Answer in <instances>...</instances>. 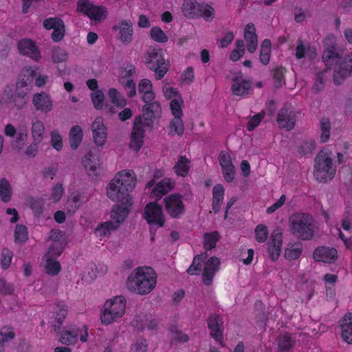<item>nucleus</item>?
Listing matches in <instances>:
<instances>
[{
    "label": "nucleus",
    "instance_id": "obj_6",
    "mask_svg": "<svg viewBox=\"0 0 352 352\" xmlns=\"http://www.w3.org/2000/svg\"><path fill=\"white\" fill-rule=\"evenodd\" d=\"M336 168L333 164L331 153L321 150L314 160V176L319 182L331 180L336 175Z\"/></svg>",
    "mask_w": 352,
    "mask_h": 352
},
{
    "label": "nucleus",
    "instance_id": "obj_16",
    "mask_svg": "<svg viewBox=\"0 0 352 352\" xmlns=\"http://www.w3.org/2000/svg\"><path fill=\"white\" fill-rule=\"evenodd\" d=\"M82 163L87 173L91 177H97L101 169V164L98 155L89 151L82 160Z\"/></svg>",
    "mask_w": 352,
    "mask_h": 352
},
{
    "label": "nucleus",
    "instance_id": "obj_63",
    "mask_svg": "<svg viewBox=\"0 0 352 352\" xmlns=\"http://www.w3.org/2000/svg\"><path fill=\"white\" fill-rule=\"evenodd\" d=\"M342 226L345 230H349L352 228V210H347L344 212Z\"/></svg>",
    "mask_w": 352,
    "mask_h": 352
},
{
    "label": "nucleus",
    "instance_id": "obj_7",
    "mask_svg": "<svg viewBox=\"0 0 352 352\" xmlns=\"http://www.w3.org/2000/svg\"><path fill=\"white\" fill-rule=\"evenodd\" d=\"M182 11L190 19L204 18L210 21L214 17V8L204 0H184Z\"/></svg>",
    "mask_w": 352,
    "mask_h": 352
},
{
    "label": "nucleus",
    "instance_id": "obj_45",
    "mask_svg": "<svg viewBox=\"0 0 352 352\" xmlns=\"http://www.w3.org/2000/svg\"><path fill=\"white\" fill-rule=\"evenodd\" d=\"M279 352H289L293 347L292 339L289 335L285 334L278 339Z\"/></svg>",
    "mask_w": 352,
    "mask_h": 352
},
{
    "label": "nucleus",
    "instance_id": "obj_51",
    "mask_svg": "<svg viewBox=\"0 0 352 352\" xmlns=\"http://www.w3.org/2000/svg\"><path fill=\"white\" fill-rule=\"evenodd\" d=\"M60 264L58 261H54L48 258L46 262V272L52 276L57 275L60 271Z\"/></svg>",
    "mask_w": 352,
    "mask_h": 352
},
{
    "label": "nucleus",
    "instance_id": "obj_33",
    "mask_svg": "<svg viewBox=\"0 0 352 352\" xmlns=\"http://www.w3.org/2000/svg\"><path fill=\"white\" fill-rule=\"evenodd\" d=\"M83 201L81 195L78 192L71 194L66 203V208L69 212L74 213L82 205Z\"/></svg>",
    "mask_w": 352,
    "mask_h": 352
},
{
    "label": "nucleus",
    "instance_id": "obj_4",
    "mask_svg": "<svg viewBox=\"0 0 352 352\" xmlns=\"http://www.w3.org/2000/svg\"><path fill=\"white\" fill-rule=\"evenodd\" d=\"M126 285L129 290L138 294H147L156 285L155 274L151 268L139 267L128 276Z\"/></svg>",
    "mask_w": 352,
    "mask_h": 352
},
{
    "label": "nucleus",
    "instance_id": "obj_34",
    "mask_svg": "<svg viewBox=\"0 0 352 352\" xmlns=\"http://www.w3.org/2000/svg\"><path fill=\"white\" fill-rule=\"evenodd\" d=\"M135 327L139 330H142L147 328L151 331H155L157 327V322L155 319L148 318L146 316L141 317L138 316L136 320Z\"/></svg>",
    "mask_w": 352,
    "mask_h": 352
},
{
    "label": "nucleus",
    "instance_id": "obj_61",
    "mask_svg": "<svg viewBox=\"0 0 352 352\" xmlns=\"http://www.w3.org/2000/svg\"><path fill=\"white\" fill-rule=\"evenodd\" d=\"M67 55L65 50L58 48L52 51V59L54 63H62L66 60Z\"/></svg>",
    "mask_w": 352,
    "mask_h": 352
},
{
    "label": "nucleus",
    "instance_id": "obj_1",
    "mask_svg": "<svg viewBox=\"0 0 352 352\" xmlns=\"http://www.w3.org/2000/svg\"><path fill=\"white\" fill-rule=\"evenodd\" d=\"M133 171H122L116 174L109 184L107 196L120 205L113 206L111 220L98 225L94 230L95 234L100 237L106 236L111 230H116L129 213V207L131 204L129 192L135 186L136 179Z\"/></svg>",
    "mask_w": 352,
    "mask_h": 352
},
{
    "label": "nucleus",
    "instance_id": "obj_22",
    "mask_svg": "<svg viewBox=\"0 0 352 352\" xmlns=\"http://www.w3.org/2000/svg\"><path fill=\"white\" fill-rule=\"evenodd\" d=\"M80 333L81 330L76 325L66 326L60 333L59 342L65 345L75 344Z\"/></svg>",
    "mask_w": 352,
    "mask_h": 352
},
{
    "label": "nucleus",
    "instance_id": "obj_10",
    "mask_svg": "<svg viewBox=\"0 0 352 352\" xmlns=\"http://www.w3.org/2000/svg\"><path fill=\"white\" fill-rule=\"evenodd\" d=\"M165 210L173 219H179L184 214L186 207L183 203V197L179 193H173L164 199Z\"/></svg>",
    "mask_w": 352,
    "mask_h": 352
},
{
    "label": "nucleus",
    "instance_id": "obj_5",
    "mask_svg": "<svg viewBox=\"0 0 352 352\" xmlns=\"http://www.w3.org/2000/svg\"><path fill=\"white\" fill-rule=\"evenodd\" d=\"M291 232L298 239L309 241L318 231L313 217L307 213H296L291 217Z\"/></svg>",
    "mask_w": 352,
    "mask_h": 352
},
{
    "label": "nucleus",
    "instance_id": "obj_40",
    "mask_svg": "<svg viewBox=\"0 0 352 352\" xmlns=\"http://www.w3.org/2000/svg\"><path fill=\"white\" fill-rule=\"evenodd\" d=\"M302 245L300 243L292 244L285 252V257L289 260H294L298 258L302 253Z\"/></svg>",
    "mask_w": 352,
    "mask_h": 352
},
{
    "label": "nucleus",
    "instance_id": "obj_58",
    "mask_svg": "<svg viewBox=\"0 0 352 352\" xmlns=\"http://www.w3.org/2000/svg\"><path fill=\"white\" fill-rule=\"evenodd\" d=\"M264 115V112H261L252 117L247 124V129L249 131H253L263 119Z\"/></svg>",
    "mask_w": 352,
    "mask_h": 352
},
{
    "label": "nucleus",
    "instance_id": "obj_39",
    "mask_svg": "<svg viewBox=\"0 0 352 352\" xmlns=\"http://www.w3.org/2000/svg\"><path fill=\"white\" fill-rule=\"evenodd\" d=\"M189 164L190 160L188 159L185 156H180L173 168L178 175L185 177L188 173Z\"/></svg>",
    "mask_w": 352,
    "mask_h": 352
},
{
    "label": "nucleus",
    "instance_id": "obj_13",
    "mask_svg": "<svg viewBox=\"0 0 352 352\" xmlns=\"http://www.w3.org/2000/svg\"><path fill=\"white\" fill-rule=\"evenodd\" d=\"M208 327L210 330V336L222 344L223 321L217 314L211 315L207 320Z\"/></svg>",
    "mask_w": 352,
    "mask_h": 352
},
{
    "label": "nucleus",
    "instance_id": "obj_46",
    "mask_svg": "<svg viewBox=\"0 0 352 352\" xmlns=\"http://www.w3.org/2000/svg\"><path fill=\"white\" fill-rule=\"evenodd\" d=\"M28 139V132L26 130H21L18 133L15 140L12 142V146L14 148L16 149L17 151H21L23 146L25 145V142Z\"/></svg>",
    "mask_w": 352,
    "mask_h": 352
},
{
    "label": "nucleus",
    "instance_id": "obj_37",
    "mask_svg": "<svg viewBox=\"0 0 352 352\" xmlns=\"http://www.w3.org/2000/svg\"><path fill=\"white\" fill-rule=\"evenodd\" d=\"M12 195V189L8 180L3 177L0 179V197L1 200L7 203L10 201Z\"/></svg>",
    "mask_w": 352,
    "mask_h": 352
},
{
    "label": "nucleus",
    "instance_id": "obj_14",
    "mask_svg": "<svg viewBox=\"0 0 352 352\" xmlns=\"http://www.w3.org/2000/svg\"><path fill=\"white\" fill-rule=\"evenodd\" d=\"M32 104L37 111L43 114L50 112L53 108L51 97L45 92L34 94L32 97Z\"/></svg>",
    "mask_w": 352,
    "mask_h": 352
},
{
    "label": "nucleus",
    "instance_id": "obj_32",
    "mask_svg": "<svg viewBox=\"0 0 352 352\" xmlns=\"http://www.w3.org/2000/svg\"><path fill=\"white\" fill-rule=\"evenodd\" d=\"M82 131L78 126H74L69 131V143L72 149L76 150L80 144L82 140Z\"/></svg>",
    "mask_w": 352,
    "mask_h": 352
},
{
    "label": "nucleus",
    "instance_id": "obj_48",
    "mask_svg": "<svg viewBox=\"0 0 352 352\" xmlns=\"http://www.w3.org/2000/svg\"><path fill=\"white\" fill-rule=\"evenodd\" d=\"M151 37L158 43H166L168 37L162 30L159 27H153L150 31Z\"/></svg>",
    "mask_w": 352,
    "mask_h": 352
},
{
    "label": "nucleus",
    "instance_id": "obj_59",
    "mask_svg": "<svg viewBox=\"0 0 352 352\" xmlns=\"http://www.w3.org/2000/svg\"><path fill=\"white\" fill-rule=\"evenodd\" d=\"M14 285L7 283L4 278H0V294L2 295H11L14 292Z\"/></svg>",
    "mask_w": 352,
    "mask_h": 352
},
{
    "label": "nucleus",
    "instance_id": "obj_60",
    "mask_svg": "<svg viewBox=\"0 0 352 352\" xmlns=\"http://www.w3.org/2000/svg\"><path fill=\"white\" fill-rule=\"evenodd\" d=\"M170 128L173 129L175 132L179 135H182L184 133V122L182 120V117L175 118L170 122Z\"/></svg>",
    "mask_w": 352,
    "mask_h": 352
},
{
    "label": "nucleus",
    "instance_id": "obj_57",
    "mask_svg": "<svg viewBox=\"0 0 352 352\" xmlns=\"http://www.w3.org/2000/svg\"><path fill=\"white\" fill-rule=\"evenodd\" d=\"M67 314V309L65 307H63L59 309L58 311L56 314V318H55V322L54 324V331H56L57 329H60Z\"/></svg>",
    "mask_w": 352,
    "mask_h": 352
},
{
    "label": "nucleus",
    "instance_id": "obj_3",
    "mask_svg": "<svg viewBox=\"0 0 352 352\" xmlns=\"http://www.w3.org/2000/svg\"><path fill=\"white\" fill-rule=\"evenodd\" d=\"M343 52L336 46H329L324 50L322 60L329 68L340 63L339 69L333 73V81L336 85H341L344 80L352 75V56L346 55L342 57Z\"/></svg>",
    "mask_w": 352,
    "mask_h": 352
},
{
    "label": "nucleus",
    "instance_id": "obj_41",
    "mask_svg": "<svg viewBox=\"0 0 352 352\" xmlns=\"http://www.w3.org/2000/svg\"><path fill=\"white\" fill-rule=\"evenodd\" d=\"M204 248L206 250H210L215 248L217 242L219 239L218 232L214 231L210 233H205L204 235Z\"/></svg>",
    "mask_w": 352,
    "mask_h": 352
},
{
    "label": "nucleus",
    "instance_id": "obj_20",
    "mask_svg": "<svg viewBox=\"0 0 352 352\" xmlns=\"http://www.w3.org/2000/svg\"><path fill=\"white\" fill-rule=\"evenodd\" d=\"M277 122L279 126L286 131L294 129L296 123V114L294 111H289L287 107L282 108L277 117Z\"/></svg>",
    "mask_w": 352,
    "mask_h": 352
},
{
    "label": "nucleus",
    "instance_id": "obj_50",
    "mask_svg": "<svg viewBox=\"0 0 352 352\" xmlns=\"http://www.w3.org/2000/svg\"><path fill=\"white\" fill-rule=\"evenodd\" d=\"M53 30L54 31L52 33L51 38L54 42H59L65 36V30L63 21H59V24Z\"/></svg>",
    "mask_w": 352,
    "mask_h": 352
},
{
    "label": "nucleus",
    "instance_id": "obj_28",
    "mask_svg": "<svg viewBox=\"0 0 352 352\" xmlns=\"http://www.w3.org/2000/svg\"><path fill=\"white\" fill-rule=\"evenodd\" d=\"M244 37L245 41L248 43L247 49L250 53H253L255 52L257 44V35L256 34V28L253 23H248L244 31Z\"/></svg>",
    "mask_w": 352,
    "mask_h": 352
},
{
    "label": "nucleus",
    "instance_id": "obj_29",
    "mask_svg": "<svg viewBox=\"0 0 352 352\" xmlns=\"http://www.w3.org/2000/svg\"><path fill=\"white\" fill-rule=\"evenodd\" d=\"M342 338L349 344H352V313H349L345 315L342 323Z\"/></svg>",
    "mask_w": 352,
    "mask_h": 352
},
{
    "label": "nucleus",
    "instance_id": "obj_54",
    "mask_svg": "<svg viewBox=\"0 0 352 352\" xmlns=\"http://www.w3.org/2000/svg\"><path fill=\"white\" fill-rule=\"evenodd\" d=\"M97 277V269L96 265H91L86 267L82 274V279L86 282L90 283Z\"/></svg>",
    "mask_w": 352,
    "mask_h": 352
},
{
    "label": "nucleus",
    "instance_id": "obj_30",
    "mask_svg": "<svg viewBox=\"0 0 352 352\" xmlns=\"http://www.w3.org/2000/svg\"><path fill=\"white\" fill-rule=\"evenodd\" d=\"M174 187V183L169 178H164L157 183L153 188L152 193L154 197L160 199L167 194Z\"/></svg>",
    "mask_w": 352,
    "mask_h": 352
},
{
    "label": "nucleus",
    "instance_id": "obj_42",
    "mask_svg": "<svg viewBox=\"0 0 352 352\" xmlns=\"http://www.w3.org/2000/svg\"><path fill=\"white\" fill-rule=\"evenodd\" d=\"M271 41L269 39H265L261 47L260 60L263 65H267L270 59Z\"/></svg>",
    "mask_w": 352,
    "mask_h": 352
},
{
    "label": "nucleus",
    "instance_id": "obj_27",
    "mask_svg": "<svg viewBox=\"0 0 352 352\" xmlns=\"http://www.w3.org/2000/svg\"><path fill=\"white\" fill-rule=\"evenodd\" d=\"M36 76V70L31 67H25L16 83V87L30 90Z\"/></svg>",
    "mask_w": 352,
    "mask_h": 352
},
{
    "label": "nucleus",
    "instance_id": "obj_38",
    "mask_svg": "<svg viewBox=\"0 0 352 352\" xmlns=\"http://www.w3.org/2000/svg\"><path fill=\"white\" fill-rule=\"evenodd\" d=\"M208 257L206 252L197 254L194 257L192 263L188 268L187 272L190 275L198 274L201 270V262L204 261Z\"/></svg>",
    "mask_w": 352,
    "mask_h": 352
},
{
    "label": "nucleus",
    "instance_id": "obj_44",
    "mask_svg": "<svg viewBox=\"0 0 352 352\" xmlns=\"http://www.w3.org/2000/svg\"><path fill=\"white\" fill-rule=\"evenodd\" d=\"M28 239L27 227L23 224H17L14 230V241L16 243H23Z\"/></svg>",
    "mask_w": 352,
    "mask_h": 352
},
{
    "label": "nucleus",
    "instance_id": "obj_19",
    "mask_svg": "<svg viewBox=\"0 0 352 352\" xmlns=\"http://www.w3.org/2000/svg\"><path fill=\"white\" fill-rule=\"evenodd\" d=\"M113 30H118V39L124 44L129 45L133 40V29L131 21H122L113 27Z\"/></svg>",
    "mask_w": 352,
    "mask_h": 352
},
{
    "label": "nucleus",
    "instance_id": "obj_64",
    "mask_svg": "<svg viewBox=\"0 0 352 352\" xmlns=\"http://www.w3.org/2000/svg\"><path fill=\"white\" fill-rule=\"evenodd\" d=\"M133 352H146L147 344L146 340L144 338L138 340L132 347Z\"/></svg>",
    "mask_w": 352,
    "mask_h": 352
},
{
    "label": "nucleus",
    "instance_id": "obj_55",
    "mask_svg": "<svg viewBox=\"0 0 352 352\" xmlns=\"http://www.w3.org/2000/svg\"><path fill=\"white\" fill-rule=\"evenodd\" d=\"M91 100L96 109H102L104 102V94L101 90L97 89L91 95Z\"/></svg>",
    "mask_w": 352,
    "mask_h": 352
},
{
    "label": "nucleus",
    "instance_id": "obj_24",
    "mask_svg": "<svg viewBox=\"0 0 352 352\" xmlns=\"http://www.w3.org/2000/svg\"><path fill=\"white\" fill-rule=\"evenodd\" d=\"M50 239L54 243L49 248L48 253L53 256H60L64 249L62 241H65V233L60 230H52Z\"/></svg>",
    "mask_w": 352,
    "mask_h": 352
},
{
    "label": "nucleus",
    "instance_id": "obj_56",
    "mask_svg": "<svg viewBox=\"0 0 352 352\" xmlns=\"http://www.w3.org/2000/svg\"><path fill=\"white\" fill-rule=\"evenodd\" d=\"M256 239L259 243L265 241L268 235L267 227L263 224H260L255 229Z\"/></svg>",
    "mask_w": 352,
    "mask_h": 352
},
{
    "label": "nucleus",
    "instance_id": "obj_8",
    "mask_svg": "<svg viewBox=\"0 0 352 352\" xmlns=\"http://www.w3.org/2000/svg\"><path fill=\"white\" fill-rule=\"evenodd\" d=\"M126 300L124 297L120 296L113 300H107L103 308L101 315L102 323L109 324L121 318L125 311Z\"/></svg>",
    "mask_w": 352,
    "mask_h": 352
},
{
    "label": "nucleus",
    "instance_id": "obj_47",
    "mask_svg": "<svg viewBox=\"0 0 352 352\" xmlns=\"http://www.w3.org/2000/svg\"><path fill=\"white\" fill-rule=\"evenodd\" d=\"M30 206L35 216L40 217L43 213V209L44 206V199L43 198H31L30 199Z\"/></svg>",
    "mask_w": 352,
    "mask_h": 352
},
{
    "label": "nucleus",
    "instance_id": "obj_11",
    "mask_svg": "<svg viewBox=\"0 0 352 352\" xmlns=\"http://www.w3.org/2000/svg\"><path fill=\"white\" fill-rule=\"evenodd\" d=\"M143 217L151 227L157 226V228H161L164 224L162 208L156 201L151 202L146 206Z\"/></svg>",
    "mask_w": 352,
    "mask_h": 352
},
{
    "label": "nucleus",
    "instance_id": "obj_2",
    "mask_svg": "<svg viewBox=\"0 0 352 352\" xmlns=\"http://www.w3.org/2000/svg\"><path fill=\"white\" fill-rule=\"evenodd\" d=\"M138 91L142 94V98L146 104L142 109L143 118L141 116L136 117L133 122L130 146L135 151H138L142 146L144 128L152 129L153 120L160 117L162 113L160 103L157 101L152 102L155 96L151 80L142 79L139 83Z\"/></svg>",
    "mask_w": 352,
    "mask_h": 352
},
{
    "label": "nucleus",
    "instance_id": "obj_9",
    "mask_svg": "<svg viewBox=\"0 0 352 352\" xmlns=\"http://www.w3.org/2000/svg\"><path fill=\"white\" fill-rule=\"evenodd\" d=\"M145 59L146 67L155 72L156 78L162 79L168 70V65L164 58L162 50H148Z\"/></svg>",
    "mask_w": 352,
    "mask_h": 352
},
{
    "label": "nucleus",
    "instance_id": "obj_26",
    "mask_svg": "<svg viewBox=\"0 0 352 352\" xmlns=\"http://www.w3.org/2000/svg\"><path fill=\"white\" fill-rule=\"evenodd\" d=\"M251 89V82L243 78L241 73L238 74L233 78V84L231 87V91L233 95L243 96L248 94Z\"/></svg>",
    "mask_w": 352,
    "mask_h": 352
},
{
    "label": "nucleus",
    "instance_id": "obj_23",
    "mask_svg": "<svg viewBox=\"0 0 352 352\" xmlns=\"http://www.w3.org/2000/svg\"><path fill=\"white\" fill-rule=\"evenodd\" d=\"M91 130L95 144L98 146H103L107 139V129L101 117L95 119L91 125Z\"/></svg>",
    "mask_w": 352,
    "mask_h": 352
},
{
    "label": "nucleus",
    "instance_id": "obj_35",
    "mask_svg": "<svg viewBox=\"0 0 352 352\" xmlns=\"http://www.w3.org/2000/svg\"><path fill=\"white\" fill-rule=\"evenodd\" d=\"M316 143L312 140H306L300 143L298 146V154L300 156H307L312 155L316 150Z\"/></svg>",
    "mask_w": 352,
    "mask_h": 352
},
{
    "label": "nucleus",
    "instance_id": "obj_21",
    "mask_svg": "<svg viewBox=\"0 0 352 352\" xmlns=\"http://www.w3.org/2000/svg\"><path fill=\"white\" fill-rule=\"evenodd\" d=\"M17 46L21 54L28 56L34 60H38L41 58L40 52L32 40L22 39L18 42Z\"/></svg>",
    "mask_w": 352,
    "mask_h": 352
},
{
    "label": "nucleus",
    "instance_id": "obj_31",
    "mask_svg": "<svg viewBox=\"0 0 352 352\" xmlns=\"http://www.w3.org/2000/svg\"><path fill=\"white\" fill-rule=\"evenodd\" d=\"M212 210L214 213L219 212L223 199L224 188L221 184H217L212 189Z\"/></svg>",
    "mask_w": 352,
    "mask_h": 352
},
{
    "label": "nucleus",
    "instance_id": "obj_17",
    "mask_svg": "<svg viewBox=\"0 0 352 352\" xmlns=\"http://www.w3.org/2000/svg\"><path fill=\"white\" fill-rule=\"evenodd\" d=\"M338 257L336 248L327 246H320L316 248L313 254V258L318 262L333 263Z\"/></svg>",
    "mask_w": 352,
    "mask_h": 352
},
{
    "label": "nucleus",
    "instance_id": "obj_12",
    "mask_svg": "<svg viewBox=\"0 0 352 352\" xmlns=\"http://www.w3.org/2000/svg\"><path fill=\"white\" fill-rule=\"evenodd\" d=\"M78 10L94 20L101 21L107 17V12L104 8L94 6L85 0L78 3Z\"/></svg>",
    "mask_w": 352,
    "mask_h": 352
},
{
    "label": "nucleus",
    "instance_id": "obj_36",
    "mask_svg": "<svg viewBox=\"0 0 352 352\" xmlns=\"http://www.w3.org/2000/svg\"><path fill=\"white\" fill-rule=\"evenodd\" d=\"M45 132L43 123L38 120L32 122L31 133L32 139L36 143H41L43 140Z\"/></svg>",
    "mask_w": 352,
    "mask_h": 352
},
{
    "label": "nucleus",
    "instance_id": "obj_18",
    "mask_svg": "<svg viewBox=\"0 0 352 352\" xmlns=\"http://www.w3.org/2000/svg\"><path fill=\"white\" fill-rule=\"evenodd\" d=\"M223 177L227 182H231L234 179L235 169L229 154L221 151L219 155Z\"/></svg>",
    "mask_w": 352,
    "mask_h": 352
},
{
    "label": "nucleus",
    "instance_id": "obj_15",
    "mask_svg": "<svg viewBox=\"0 0 352 352\" xmlns=\"http://www.w3.org/2000/svg\"><path fill=\"white\" fill-rule=\"evenodd\" d=\"M220 260L216 256H212L205 263L202 273L203 282L206 285L212 284L214 276L219 269Z\"/></svg>",
    "mask_w": 352,
    "mask_h": 352
},
{
    "label": "nucleus",
    "instance_id": "obj_25",
    "mask_svg": "<svg viewBox=\"0 0 352 352\" xmlns=\"http://www.w3.org/2000/svg\"><path fill=\"white\" fill-rule=\"evenodd\" d=\"M283 243V236L278 231H274L268 242V252L272 261L278 258Z\"/></svg>",
    "mask_w": 352,
    "mask_h": 352
},
{
    "label": "nucleus",
    "instance_id": "obj_62",
    "mask_svg": "<svg viewBox=\"0 0 352 352\" xmlns=\"http://www.w3.org/2000/svg\"><path fill=\"white\" fill-rule=\"evenodd\" d=\"M52 146L57 151H60L63 148V142L60 135L56 131L51 132Z\"/></svg>",
    "mask_w": 352,
    "mask_h": 352
},
{
    "label": "nucleus",
    "instance_id": "obj_52",
    "mask_svg": "<svg viewBox=\"0 0 352 352\" xmlns=\"http://www.w3.org/2000/svg\"><path fill=\"white\" fill-rule=\"evenodd\" d=\"M327 70H323L322 72H318L316 76L315 82L314 85V89L316 92L320 91L325 85V74Z\"/></svg>",
    "mask_w": 352,
    "mask_h": 352
},
{
    "label": "nucleus",
    "instance_id": "obj_43",
    "mask_svg": "<svg viewBox=\"0 0 352 352\" xmlns=\"http://www.w3.org/2000/svg\"><path fill=\"white\" fill-rule=\"evenodd\" d=\"M320 140L322 142H326L328 141L330 137V131H331V123L330 120L328 118L323 117L321 118L320 121Z\"/></svg>",
    "mask_w": 352,
    "mask_h": 352
},
{
    "label": "nucleus",
    "instance_id": "obj_49",
    "mask_svg": "<svg viewBox=\"0 0 352 352\" xmlns=\"http://www.w3.org/2000/svg\"><path fill=\"white\" fill-rule=\"evenodd\" d=\"M108 96L111 102L118 107H123L126 104V100L123 98L117 89L111 88L109 90Z\"/></svg>",
    "mask_w": 352,
    "mask_h": 352
},
{
    "label": "nucleus",
    "instance_id": "obj_53",
    "mask_svg": "<svg viewBox=\"0 0 352 352\" xmlns=\"http://www.w3.org/2000/svg\"><path fill=\"white\" fill-rule=\"evenodd\" d=\"M12 256V252L8 248H4L2 250L1 263L3 270H6L10 267Z\"/></svg>",
    "mask_w": 352,
    "mask_h": 352
}]
</instances>
